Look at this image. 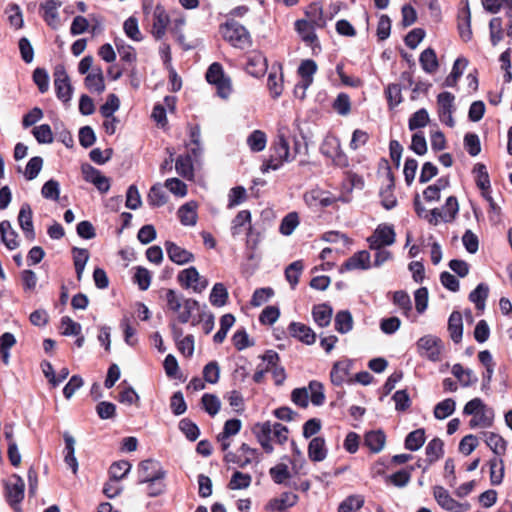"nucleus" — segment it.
<instances>
[{
	"label": "nucleus",
	"instance_id": "obj_45",
	"mask_svg": "<svg viewBox=\"0 0 512 512\" xmlns=\"http://www.w3.org/2000/svg\"><path fill=\"white\" fill-rule=\"evenodd\" d=\"M449 186L448 178H439L434 184L429 185L423 191V198L429 203L436 202L440 199L441 191Z\"/></svg>",
	"mask_w": 512,
	"mask_h": 512
},
{
	"label": "nucleus",
	"instance_id": "obj_14",
	"mask_svg": "<svg viewBox=\"0 0 512 512\" xmlns=\"http://www.w3.org/2000/svg\"><path fill=\"white\" fill-rule=\"evenodd\" d=\"M396 233L394 227L390 224H380L368 238L369 247L379 250L382 247L390 246L395 242Z\"/></svg>",
	"mask_w": 512,
	"mask_h": 512
},
{
	"label": "nucleus",
	"instance_id": "obj_18",
	"mask_svg": "<svg viewBox=\"0 0 512 512\" xmlns=\"http://www.w3.org/2000/svg\"><path fill=\"white\" fill-rule=\"evenodd\" d=\"M455 97L450 92H442L437 96V111L440 120L447 126L453 127L455 124L453 118Z\"/></svg>",
	"mask_w": 512,
	"mask_h": 512
},
{
	"label": "nucleus",
	"instance_id": "obj_28",
	"mask_svg": "<svg viewBox=\"0 0 512 512\" xmlns=\"http://www.w3.org/2000/svg\"><path fill=\"white\" fill-rule=\"evenodd\" d=\"M199 205L196 201H188L177 210V217L185 227H194L198 221Z\"/></svg>",
	"mask_w": 512,
	"mask_h": 512
},
{
	"label": "nucleus",
	"instance_id": "obj_27",
	"mask_svg": "<svg viewBox=\"0 0 512 512\" xmlns=\"http://www.w3.org/2000/svg\"><path fill=\"white\" fill-rule=\"evenodd\" d=\"M261 360L267 362V368L272 373V377L277 386L282 385L286 380V373L283 367L278 365L279 356L275 351L268 350L262 356Z\"/></svg>",
	"mask_w": 512,
	"mask_h": 512
},
{
	"label": "nucleus",
	"instance_id": "obj_57",
	"mask_svg": "<svg viewBox=\"0 0 512 512\" xmlns=\"http://www.w3.org/2000/svg\"><path fill=\"white\" fill-rule=\"evenodd\" d=\"M456 409V402L452 398H446L439 403H437L434 407V417L438 420H444L451 416Z\"/></svg>",
	"mask_w": 512,
	"mask_h": 512
},
{
	"label": "nucleus",
	"instance_id": "obj_55",
	"mask_svg": "<svg viewBox=\"0 0 512 512\" xmlns=\"http://www.w3.org/2000/svg\"><path fill=\"white\" fill-rule=\"evenodd\" d=\"M269 475L274 483L285 484L291 479V472L286 463H277L269 469Z\"/></svg>",
	"mask_w": 512,
	"mask_h": 512
},
{
	"label": "nucleus",
	"instance_id": "obj_44",
	"mask_svg": "<svg viewBox=\"0 0 512 512\" xmlns=\"http://www.w3.org/2000/svg\"><path fill=\"white\" fill-rule=\"evenodd\" d=\"M448 331L451 339L455 343H459L463 336V318L460 312L454 311L451 313L448 320Z\"/></svg>",
	"mask_w": 512,
	"mask_h": 512
},
{
	"label": "nucleus",
	"instance_id": "obj_41",
	"mask_svg": "<svg viewBox=\"0 0 512 512\" xmlns=\"http://www.w3.org/2000/svg\"><path fill=\"white\" fill-rule=\"evenodd\" d=\"M317 71V64L313 60H304L301 62L298 68V74L303 80V84L301 86L303 92L301 98L304 97L305 90L311 85L313 82V75Z\"/></svg>",
	"mask_w": 512,
	"mask_h": 512
},
{
	"label": "nucleus",
	"instance_id": "obj_22",
	"mask_svg": "<svg viewBox=\"0 0 512 512\" xmlns=\"http://www.w3.org/2000/svg\"><path fill=\"white\" fill-rule=\"evenodd\" d=\"M298 502V495L293 492H283L271 498L265 505L267 512H281L295 506Z\"/></svg>",
	"mask_w": 512,
	"mask_h": 512
},
{
	"label": "nucleus",
	"instance_id": "obj_49",
	"mask_svg": "<svg viewBox=\"0 0 512 512\" xmlns=\"http://www.w3.org/2000/svg\"><path fill=\"white\" fill-rule=\"evenodd\" d=\"M426 441V433L424 428L416 429L410 432L405 438V448L409 451H418L422 448Z\"/></svg>",
	"mask_w": 512,
	"mask_h": 512
},
{
	"label": "nucleus",
	"instance_id": "obj_35",
	"mask_svg": "<svg viewBox=\"0 0 512 512\" xmlns=\"http://www.w3.org/2000/svg\"><path fill=\"white\" fill-rule=\"evenodd\" d=\"M85 87L91 91L101 94L105 91V79L101 68H94L87 74L84 80Z\"/></svg>",
	"mask_w": 512,
	"mask_h": 512
},
{
	"label": "nucleus",
	"instance_id": "obj_30",
	"mask_svg": "<svg viewBox=\"0 0 512 512\" xmlns=\"http://www.w3.org/2000/svg\"><path fill=\"white\" fill-rule=\"evenodd\" d=\"M84 179L87 182L92 183L96 186V188L102 192L106 193L110 189V181L104 176L99 170L93 168L92 166H84L82 168Z\"/></svg>",
	"mask_w": 512,
	"mask_h": 512
},
{
	"label": "nucleus",
	"instance_id": "obj_53",
	"mask_svg": "<svg viewBox=\"0 0 512 512\" xmlns=\"http://www.w3.org/2000/svg\"><path fill=\"white\" fill-rule=\"evenodd\" d=\"M72 253L77 279L81 281L85 266L90 257L89 251L84 248H74Z\"/></svg>",
	"mask_w": 512,
	"mask_h": 512
},
{
	"label": "nucleus",
	"instance_id": "obj_24",
	"mask_svg": "<svg viewBox=\"0 0 512 512\" xmlns=\"http://www.w3.org/2000/svg\"><path fill=\"white\" fill-rule=\"evenodd\" d=\"M17 220L25 238L30 242L34 241L35 230L33 224V211L29 204L24 203L20 207Z\"/></svg>",
	"mask_w": 512,
	"mask_h": 512
},
{
	"label": "nucleus",
	"instance_id": "obj_12",
	"mask_svg": "<svg viewBox=\"0 0 512 512\" xmlns=\"http://www.w3.org/2000/svg\"><path fill=\"white\" fill-rule=\"evenodd\" d=\"M417 351L420 356L436 362L441 359L443 345L441 340L432 335H425L417 341Z\"/></svg>",
	"mask_w": 512,
	"mask_h": 512
},
{
	"label": "nucleus",
	"instance_id": "obj_43",
	"mask_svg": "<svg viewBox=\"0 0 512 512\" xmlns=\"http://www.w3.org/2000/svg\"><path fill=\"white\" fill-rule=\"evenodd\" d=\"M419 62L423 71L428 74L435 73L439 68L438 57L432 48H426L421 52Z\"/></svg>",
	"mask_w": 512,
	"mask_h": 512
},
{
	"label": "nucleus",
	"instance_id": "obj_8",
	"mask_svg": "<svg viewBox=\"0 0 512 512\" xmlns=\"http://www.w3.org/2000/svg\"><path fill=\"white\" fill-rule=\"evenodd\" d=\"M305 202L313 209H322L335 206L338 202H347L344 196H336L330 191L312 189L304 196Z\"/></svg>",
	"mask_w": 512,
	"mask_h": 512
},
{
	"label": "nucleus",
	"instance_id": "obj_4",
	"mask_svg": "<svg viewBox=\"0 0 512 512\" xmlns=\"http://www.w3.org/2000/svg\"><path fill=\"white\" fill-rule=\"evenodd\" d=\"M463 414L472 416L469 426L475 428H489L494 422V412L485 402L479 398H473L463 407Z\"/></svg>",
	"mask_w": 512,
	"mask_h": 512
},
{
	"label": "nucleus",
	"instance_id": "obj_63",
	"mask_svg": "<svg viewBox=\"0 0 512 512\" xmlns=\"http://www.w3.org/2000/svg\"><path fill=\"white\" fill-rule=\"evenodd\" d=\"M485 442L497 456L500 457L506 453L507 442L499 434L493 432L487 433Z\"/></svg>",
	"mask_w": 512,
	"mask_h": 512
},
{
	"label": "nucleus",
	"instance_id": "obj_42",
	"mask_svg": "<svg viewBox=\"0 0 512 512\" xmlns=\"http://www.w3.org/2000/svg\"><path fill=\"white\" fill-rule=\"evenodd\" d=\"M371 265L370 254L368 251L362 250L351 256L345 263L346 270H365Z\"/></svg>",
	"mask_w": 512,
	"mask_h": 512
},
{
	"label": "nucleus",
	"instance_id": "obj_13",
	"mask_svg": "<svg viewBox=\"0 0 512 512\" xmlns=\"http://www.w3.org/2000/svg\"><path fill=\"white\" fill-rule=\"evenodd\" d=\"M5 492L7 501L16 511H19V504L24 499L25 483L17 474H12L5 481Z\"/></svg>",
	"mask_w": 512,
	"mask_h": 512
},
{
	"label": "nucleus",
	"instance_id": "obj_23",
	"mask_svg": "<svg viewBox=\"0 0 512 512\" xmlns=\"http://www.w3.org/2000/svg\"><path fill=\"white\" fill-rule=\"evenodd\" d=\"M139 477L142 482L163 480L165 472L158 461L148 459L141 462Z\"/></svg>",
	"mask_w": 512,
	"mask_h": 512
},
{
	"label": "nucleus",
	"instance_id": "obj_62",
	"mask_svg": "<svg viewBox=\"0 0 512 512\" xmlns=\"http://www.w3.org/2000/svg\"><path fill=\"white\" fill-rule=\"evenodd\" d=\"M490 481L492 485H500L504 479V461L500 457L490 460Z\"/></svg>",
	"mask_w": 512,
	"mask_h": 512
},
{
	"label": "nucleus",
	"instance_id": "obj_58",
	"mask_svg": "<svg viewBox=\"0 0 512 512\" xmlns=\"http://www.w3.org/2000/svg\"><path fill=\"white\" fill-rule=\"evenodd\" d=\"M267 87L273 98H278L283 92V73L282 68L278 72H270L267 80Z\"/></svg>",
	"mask_w": 512,
	"mask_h": 512
},
{
	"label": "nucleus",
	"instance_id": "obj_16",
	"mask_svg": "<svg viewBox=\"0 0 512 512\" xmlns=\"http://www.w3.org/2000/svg\"><path fill=\"white\" fill-rule=\"evenodd\" d=\"M172 336L180 354L185 358H191L195 351V338L192 334L184 335L183 329L176 324H171Z\"/></svg>",
	"mask_w": 512,
	"mask_h": 512
},
{
	"label": "nucleus",
	"instance_id": "obj_52",
	"mask_svg": "<svg viewBox=\"0 0 512 512\" xmlns=\"http://www.w3.org/2000/svg\"><path fill=\"white\" fill-rule=\"evenodd\" d=\"M123 31L125 35L134 42H141L144 38L139 27V21L134 16H130L124 21Z\"/></svg>",
	"mask_w": 512,
	"mask_h": 512
},
{
	"label": "nucleus",
	"instance_id": "obj_5",
	"mask_svg": "<svg viewBox=\"0 0 512 512\" xmlns=\"http://www.w3.org/2000/svg\"><path fill=\"white\" fill-rule=\"evenodd\" d=\"M205 77L207 82L215 87L219 97L228 99L232 95V80L225 73L224 68L220 63H212L208 67Z\"/></svg>",
	"mask_w": 512,
	"mask_h": 512
},
{
	"label": "nucleus",
	"instance_id": "obj_7",
	"mask_svg": "<svg viewBox=\"0 0 512 512\" xmlns=\"http://www.w3.org/2000/svg\"><path fill=\"white\" fill-rule=\"evenodd\" d=\"M221 35L232 46L245 49L251 44V37L249 32L242 25L229 21L220 28Z\"/></svg>",
	"mask_w": 512,
	"mask_h": 512
},
{
	"label": "nucleus",
	"instance_id": "obj_6",
	"mask_svg": "<svg viewBox=\"0 0 512 512\" xmlns=\"http://www.w3.org/2000/svg\"><path fill=\"white\" fill-rule=\"evenodd\" d=\"M308 391L311 393V403L313 405L321 406L324 403V387L318 381H311L308 387L294 389L291 393V401L301 408H307L309 405Z\"/></svg>",
	"mask_w": 512,
	"mask_h": 512
},
{
	"label": "nucleus",
	"instance_id": "obj_20",
	"mask_svg": "<svg viewBox=\"0 0 512 512\" xmlns=\"http://www.w3.org/2000/svg\"><path fill=\"white\" fill-rule=\"evenodd\" d=\"M316 28L319 27L312 23L306 22V20L299 19L295 22V30L297 31L302 41L311 47L314 54L319 52L321 49L318 37L315 33Z\"/></svg>",
	"mask_w": 512,
	"mask_h": 512
},
{
	"label": "nucleus",
	"instance_id": "obj_47",
	"mask_svg": "<svg viewBox=\"0 0 512 512\" xmlns=\"http://www.w3.org/2000/svg\"><path fill=\"white\" fill-rule=\"evenodd\" d=\"M349 363L347 361L336 362L331 370L330 378L334 385L341 386L348 381Z\"/></svg>",
	"mask_w": 512,
	"mask_h": 512
},
{
	"label": "nucleus",
	"instance_id": "obj_61",
	"mask_svg": "<svg viewBox=\"0 0 512 512\" xmlns=\"http://www.w3.org/2000/svg\"><path fill=\"white\" fill-rule=\"evenodd\" d=\"M252 483V476L248 473L235 471L228 483L230 490H245L250 487Z\"/></svg>",
	"mask_w": 512,
	"mask_h": 512
},
{
	"label": "nucleus",
	"instance_id": "obj_36",
	"mask_svg": "<svg viewBox=\"0 0 512 512\" xmlns=\"http://www.w3.org/2000/svg\"><path fill=\"white\" fill-rule=\"evenodd\" d=\"M452 374L457 379L459 384L464 387H471L476 384L478 381L477 376L473 372V370L469 368H465L462 364L456 363L452 366L451 369Z\"/></svg>",
	"mask_w": 512,
	"mask_h": 512
},
{
	"label": "nucleus",
	"instance_id": "obj_37",
	"mask_svg": "<svg viewBox=\"0 0 512 512\" xmlns=\"http://www.w3.org/2000/svg\"><path fill=\"white\" fill-rule=\"evenodd\" d=\"M242 422L239 419H229L225 422L223 431L218 435V441L221 443L223 450L230 447L229 438L238 434L241 430Z\"/></svg>",
	"mask_w": 512,
	"mask_h": 512
},
{
	"label": "nucleus",
	"instance_id": "obj_40",
	"mask_svg": "<svg viewBox=\"0 0 512 512\" xmlns=\"http://www.w3.org/2000/svg\"><path fill=\"white\" fill-rule=\"evenodd\" d=\"M252 216L249 210H241L231 222V233L233 236L239 235L244 228L250 233L252 231Z\"/></svg>",
	"mask_w": 512,
	"mask_h": 512
},
{
	"label": "nucleus",
	"instance_id": "obj_11",
	"mask_svg": "<svg viewBox=\"0 0 512 512\" xmlns=\"http://www.w3.org/2000/svg\"><path fill=\"white\" fill-rule=\"evenodd\" d=\"M260 455L261 454L257 448L251 447L247 443H242L236 452L227 453L224 460L228 463H233L244 468L253 462H258Z\"/></svg>",
	"mask_w": 512,
	"mask_h": 512
},
{
	"label": "nucleus",
	"instance_id": "obj_9",
	"mask_svg": "<svg viewBox=\"0 0 512 512\" xmlns=\"http://www.w3.org/2000/svg\"><path fill=\"white\" fill-rule=\"evenodd\" d=\"M177 281L182 288L195 293H202L208 287V280L193 266L181 270Z\"/></svg>",
	"mask_w": 512,
	"mask_h": 512
},
{
	"label": "nucleus",
	"instance_id": "obj_50",
	"mask_svg": "<svg viewBox=\"0 0 512 512\" xmlns=\"http://www.w3.org/2000/svg\"><path fill=\"white\" fill-rule=\"evenodd\" d=\"M302 20L312 23L318 27L325 26V19L323 16V9L319 3L310 4L305 10V17Z\"/></svg>",
	"mask_w": 512,
	"mask_h": 512
},
{
	"label": "nucleus",
	"instance_id": "obj_15",
	"mask_svg": "<svg viewBox=\"0 0 512 512\" xmlns=\"http://www.w3.org/2000/svg\"><path fill=\"white\" fill-rule=\"evenodd\" d=\"M433 496L437 504L449 512H466L470 508L469 504L455 500L443 486H434Z\"/></svg>",
	"mask_w": 512,
	"mask_h": 512
},
{
	"label": "nucleus",
	"instance_id": "obj_29",
	"mask_svg": "<svg viewBox=\"0 0 512 512\" xmlns=\"http://www.w3.org/2000/svg\"><path fill=\"white\" fill-rule=\"evenodd\" d=\"M387 185L380 191L381 204L386 210H391L397 205V199L394 195L395 180L390 168L386 169Z\"/></svg>",
	"mask_w": 512,
	"mask_h": 512
},
{
	"label": "nucleus",
	"instance_id": "obj_31",
	"mask_svg": "<svg viewBox=\"0 0 512 512\" xmlns=\"http://www.w3.org/2000/svg\"><path fill=\"white\" fill-rule=\"evenodd\" d=\"M288 329L292 337L306 345H312L316 341L315 332L304 323L292 322Z\"/></svg>",
	"mask_w": 512,
	"mask_h": 512
},
{
	"label": "nucleus",
	"instance_id": "obj_25",
	"mask_svg": "<svg viewBox=\"0 0 512 512\" xmlns=\"http://www.w3.org/2000/svg\"><path fill=\"white\" fill-rule=\"evenodd\" d=\"M472 172L476 185L481 190L482 196L490 202L492 208H495V204L490 196V179L486 166L484 164L477 163Z\"/></svg>",
	"mask_w": 512,
	"mask_h": 512
},
{
	"label": "nucleus",
	"instance_id": "obj_56",
	"mask_svg": "<svg viewBox=\"0 0 512 512\" xmlns=\"http://www.w3.org/2000/svg\"><path fill=\"white\" fill-rule=\"evenodd\" d=\"M468 60L464 57H459L455 60L450 74L446 78L447 86H455L459 78L463 75L464 71L468 67Z\"/></svg>",
	"mask_w": 512,
	"mask_h": 512
},
{
	"label": "nucleus",
	"instance_id": "obj_46",
	"mask_svg": "<svg viewBox=\"0 0 512 512\" xmlns=\"http://www.w3.org/2000/svg\"><path fill=\"white\" fill-rule=\"evenodd\" d=\"M332 308L327 304H319L313 307L312 316L314 322L320 327H327L331 323Z\"/></svg>",
	"mask_w": 512,
	"mask_h": 512
},
{
	"label": "nucleus",
	"instance_id": "obj_38",
	"mask_svg": "<svg viewBox=\"0 0 512 512\" xmlns=\"http://www.w3.org/2000/svg\"><path fill=\"white\" fill-rule=\"evenodd\" d=\"M267 70V60L263 54L259 52L252 53L246 64V71L254 76L260 77L263 76Z\"/></svg>",
	"mask_w": 512,
	"mask_h": 512
},
{
	"label": "nucleus",
	"instance_id": "obj_2",
	"mask_svg": "<svg viewBox=\"0 0 512 512\" xmlns=\"http://www.w3.org/2000/svg\"><path fill=\"white\" fill-rule=\"evenodd\" d=\"M300 150V142L295 133L287 126H282L278 130L277 141L272 148V154L269 160L263 165V171L270 169L277 170L285 162L295 159Z\"/></svg>",
	"mask_w": 512,
	"mask_h": 512
},
{
	"label": "nucleus",
	"instance_id": "obj_60",
	"mask_svg": "<svg viewBox=\"0 0 512 512\" xmlns=\"http://www.w3.org/2000/svg\"><path fill=\"white\" fill-rule=\"evenodd\" d=\"M489 294V287L484 283H480L469 294V300L475 305L478 310H484L485 303Z\"/></svg>",
	"mask_w": 512,
	"mask_h": 512
},
{
	"label": "nucleus",
	"instance_id": "obj_34",
	"mask_svg": "<svg viewBox=\"0 0 512 512\" xmlns=\"http://www.w3.org/2000/svg\"><path fill=\"white\" fill-rule=\"evenodd\" d=\"M328 449L323 437H314L308 444V457L313 462H321L327 458Z\"/></svg>",
	"mask_w": 512,
	"mask_h": 512
},
{
	"label": "nucleus",
	"instance_id": "obj_3",
	"mask_svg": "<svg viewBox=\"0 0 512 512\" xmlns=\"http://www.w3.org/2000/svg\"><path fill=\"white\" fill-rule=\"evenodd\" d=\"M251 431L261 448L267 454L274 452L273 441L276 444L284 445L289 439V429L279 422H257L252 426Z\"/></svg>",
	"mask_w": 512,
	"mask_h": 512
},
{
	"label": "nucleus",
	"instance_id": "obj_10",
	"mask_svg": "<svg viewBox=\"0 0 512 512\" xmlns=\"http://www.w3.org/2000/svg\"><path fill=\"white\" fill-rule=\"evenodd\" d=\"M322 153L330 158L335 165L339 167H347L349 160L341 147L340 139L335 135H327L322 146Z\"/></svg>",
	"mask_w": 512,
	"mask_h": 512
},
{
	"label": "nucleus",
	"instance_id": "obj_33",
	"mask_svg": "<svg viewBox=\"0 0 512 512\" xmlns=\"http://www.w3.org/2000/svg\"><path fill=\"white\" fill-rule=\"evenodd\" d=\"M0 237L9 250H15L20 246L18 234L8 220L0 222Z\"/></svg>",
	"mask_w": 512,
	"mask_h": 512
},
{
	"label": "nucleus",
	"instance_id": "obj_19",
	"mask_svg": "<svg viewBox=\"0 0 512 512\" xmlns=\"http://www.w3.org/2000/svg\"><path fill=\"white\" fill-rule=\"evenodd\" d=\"M152 28L151 34L157 40L162 39L167 31V27L170 23V17L166 9L161 5L157 4L152 10Z\"/></svg>",
	"mask_w": 512,
	"mask_h": 512
},
{
	"label": "nucleus",
	"instance_id": "obj_32",
	"mask_svg": "<svg viewBox=\"0 0 512 512\" xmlns=\"http://www.w3.org/2000/svg\"><path fill=\"white\" fill-rule=\"evenodd\" d=\"M458 31L461 39L465 42L472 40L473 32L471 28V11L466 4L458 14Z\"/></svg>",
	"mask_w": 512,
	"mask_h": 512
},
{
	"label": "nucleus",
	"instance_id": "obj_54",
	"mask_svg": "<svg viewBox=\"0 0 512 512\" xmlns=\"http://www.w3.org/2000/svg\"><path fill=\"white\" fill-rule=\"evenodd\" d=\"M65 441V462L72 469L73 473L76 474L78 471V461L75 457V439L70 434L64 435Z\"/></svg>",
	"mask_w": 512,
	"mask_h": 512
},
{
	"label": "nucleus",
	"instance_id": "obj_48",
	"mask_svg": "<svg viewBox=\"0 0 512 512\" xmlns=\"http://www.w3.org/2000/svg\"><path fill=\"white\" fill-rule=\"evenodd\" d=\"M229 293L222 283H216L211 289L209 295L210 304L214 307H223L227 304Z\"/></svg>",
	"mask_w": 512,
	"mask_h": 512
},
{
	"label": "nucleus",
	"instance_id": "obj_64",
	"mask_svg": "<svg viewBox=\"0 0 512 512\" xmlns=\"http://www.w3.org/2000/svg\"><path fill=\"white\" fill-rule=\"evenodd\" d=\"M147 201L153 207H161L167 203L168 197L160 184H155L150 188Z\"/></svg>",
	"mask_w": 512,
	"mask_h": 512
},
{
	"label": "nucleus",
	"instance_id": "obj_17",
	"mask_svg": "<svg viewBox=\"0 0 512 512\" xmlns=\"http://www.w3.org/2000/svg\"><path fill=\"white\" fill-rule=\"evenodd\" d=\"M54 87L58 99L68 103L73 95V87L70 78L63 67H57L54 72Z\"/></svg>",
	"mask_w": 512,
	"mask_h": 512
},
{
	"label": "nucleus",
	"instance_id": "obj_26",
	"mask_svg": "<svg viewBox=\"0 0 512 512\" xmlns=\"http://www.w3.org/2000/svg\"><path fill=\"white\" fill-rule=\"evenodd\" d=\"M165 249L169 259L177 265H185L193 262L195 256L189 250L177 245L174 242H165Z\"/></svg>",
	"mask_w": 512,
	"mask_h": 512
},
{
	"label": "nucleus",
	"instance_id": "obj_21",
	"mask_svg": "<svg viewBox=\"0 0 512 512\" xmlns=\"http://www.w3.org/2000/svg\"><path fill=\"white\" fill-rule=\"evenodd\" d=\"M62 3L60 0H44L39 6V12L45 23L53 29H57L60 24V15L58 13Z\"/></svg>",
	"mask_w": 512,
	"mask_h": 512
},
{
	"label": "nucleus",
	"instance_id": "obj_51",
	"mask_svg": "<svg viewBox=\"0 0 512 512\" xmlns=\"http://www.w3.org/2000/svg\"><path fill=\"white\" fill-rule=\"evenodd\" d=\"M42 371L45 375V377L48 379L50 384L53 386L59 385L61 382H63L69 375L68 368H62L58 374H55V371L53 369V366L50 362H43L41 364Z\"/></svg>",
	"mask_w": 512,
	"mask_h": 512
},
{
	"label": "nucleus",
	"instance_id": "obj_59",
	"mask_svg": "<svg viewBox=\"0 0 512 512\" xmlns=\"http://www.w3.org/2000/svg\"><path fill=\"white\" fill-rule=\"evenodd\" d=\"M425 453L429 463L438 461L444 455V443L440 438H434L426 446Z\"/></svg>",
	"mask_w": 512,
	"mask_h": 512
},
{
	"label": "nucleus",
	"instance_id": "obj_39",
	"mask_svg": "<svg viewBox=\"0 0 512 512\" xmlns=\"http://www.w3.org/2000/svg\"><path fill=\"white\" fill-rule=\"evenodd\" d=\"M364 444L372 453H379L386 445V435L380 430L369 431L364 436Z\"/></svg>",
	"mask_w": 512,
	"mask_h": 512
},
{
	"label": "nucleus",
	"instance_id": "obj_1",
	"mask_svg": "<svg viewBox=\"0 0 512 512\" xmlns=\"http://www.w3.org/2000/svg\"><path fill=\"white\" fill-rule=\"evenodd\" d=\"M166 312L170 317V325L186 324L191 322L196 325L195 316L200 311L201 305L194 298L185 297L174 289H167L164 295Z\"/></svg>",
	"mask_w": 512,
	"mask_h": 512
}]
</instances>
